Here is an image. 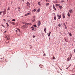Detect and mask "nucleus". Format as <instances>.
I'll return each mask as SVG.
<instances>
[{"label": "nucleus", "instance_id": "nucleus-1", "mask_svg": "<svg viewBox=\"0 0 75 75\" xmlns=\"http://www.w3.org/2000/svg\"><path fill=\"white\" fill-rule=\"evenodd\" d=\"M26 25V24H25L24 25H23L22 26V27L23 28H27V26Z\"/></svg>", "mask_w": 75, "mask_h": 75}, {"label": "nucleus", "instance_id": "nucleus-2", "mask_svg": "<svg viewBox=\"0 0 75 75\" xmlns=\"http://www.w3.org/2000/svg\"><path fill=\"white\" fill-rule=\"evenodd\" d=\"M57 16L58 17V19H60L61 18V14H57Z\"/></svg>", "mask_w": 75, "mask_h": 75}, {"label": "nucleus", "instance_id": "nucleus-3", "mask_svg": "<svg viewBox=\"0 0 75 75\" xmlns=\"http://www.w3.org/2000/svg\"><path fill=\"white\" fill-rule=\"evenodd\" d=\"M26 4L27 6L30 7V3L28 2H27L26 3Z\"/></svg>", "mask_w": 75, "mask_h": 75}, {"label": "nucleus", "instance_id": "nucleus-4", "mask_svg": "<svg viewBox=\"0 0 75 75\" xmlns=\"http://www.w3.org/2000/svg\"><path fill=\"white\" fill-rule=\"evenodd\" d=\"M6 38H7V40H9V39H10V38L9 37V36L8 35H7L6 36Z\"/></svg>", "mask_w": 75, "mask_h": 75}, {"label": "nucleus", "instance_id": "nucleus-5", "mask_svg": "<svg viewBox=\"0 0 75 75\" xmlns=\"http://www.w3.org/2000/svg\"><path fill=\"white\" fill-rule=\"evenodd\" d=\"M71 59V57H69L67 59V60H68V61H69L70 59Z\"/></svg>", "mask_w": 75, "mask_h": 75}, {"label": "nucleus", "instance_id": "nucleus-6", "mask_svg": "<svg viewBox=\"0 0 75 75\" xmlns=\"http://www.w3.org/2000/svg\"><path fill=\"white\" fill-rule=\"evenodd\" d=\"M53 9H54V10H55V11H57V9H56V8H55V6H54V5H53Z\"/></svg>", "mask_w": 75, "mask_h": 75}, {"label": "nucleus", "instance_id": "nucleus-7", "mask_svg": "<svg viewBox=\"0 0 75 75\" xmlns=\"http://www.w3.org/2000/svg\"><path fill=\"white\" fill-rule=\"evenodd\" d=\"M40 8H39L38 9V10L37 11V13H39V12L40 11Z\"/></svg>", "mask_w": 75, "mask_h": 75}, {"label": "nucleus", "instance_id": "nucleus-8", "mask_svg": "<svg viewBox=\"0 0 75 75\" xmlns=\"http://www.w3.org/2000/svg\"><path fill=\"white\" fill-rule=\"evenodd\" d=\"M11 24L13 25H16V23H15V22H11Z\"/></svg>", "mask_w": 75, "mask_h": 75}, {"label": "nucleus", "instance_id": "nucleus-9", "mask_svg": "<svg viewBox=\"0 0 75 75\" xmlns=\"http://www.w3.org/2000/svg\"><path fill=\"white\" fill-rule=\"evenodd\" d=\"M69 12L71 14V13H72V10H70L69 11Z\"/></svg>", "mask_w": 75, "mask_h": 75}, {"label": "nucleus", "instance_id": "nucleus-10", "mask_svg": "<svg viewBox=\"0 0 75 75\" xmlns=\"http://www.w3.org/2000/svg\"><path fill=\"white\" fill-rule=\"evenodd\" d=\"M40 24L41 23H40V21H39L38 23V26H40Z\"/></svg>", "mask_w": 75, "mask_h": 75}, {"label": "nucleus", "instance_id": "nucleus-11", "mask_svg": "<svg viewBox=\"0 0 75 75\" xmlns=\"http://www.w3.org/2000/svg\"><path fill=\"white\" fill-rule=\"evenodd\" d=\"M56 7H57L58 6H60V4H56Z\"/></svg>", "mask_w": 75, "mask_h": 75}, {"label": "nucleus", "instance_id": "nucleus-12", "mask_svg": "<svg viewBox=\"0 0 75 75\" xmlns=\"http://www.w3.org/2000/svg\"><path fill=\"white\" fill-rule=\"evenodd\" d=\"M62 17H63V18H65V16L64 15V13H63Z\"/></svg>", "mask_w": 75, "mask_h": 75}, {"label": "nucleus", "instance_id": "nucleus-13", "mask_svg": "<svg viewBox=\"0 0 75 75\" xmlns=\"http://www.w3.org/2000/svg\"><path fill=\"white\" fill-rule=\"evenodd\" d=\"M26 25H31V24L30 23H26Z\"/></svg>", "mask_w": 75, "mask_h": 75}, {"label": "nucleus", "instance_id": "nucleus-14", "mask_svg": "<svg viewBox=\"0 0 75 75\" xmlns=\"http://www.w3.org/2000/svg\"><path fill=\"white\" fill-rule=\"evenodd\" d=\"M6 11H4L3 12V14H6Z\"/></svg>", "mask_w": 75, "mask_h": 75}, {"label": "nucleus", "instance_id": "nucleus-15", "mask_svg": "<svg viewBox=\"0 0 75 75\" xmlns=\"http://www.w3.org/2000/svg\"><path fill=\"white\" fill-rule=\"evenodd\" d=\"M50 4H49V3H47L46 4V6H49Z\"/></svg>", "mask_w": 75, "mask_h": 75}, {"label": "nucleus", "instance_id": "nucleus-16", "mask_svg": "<svg viewBox=\"0 0 75 75\" xmlns=\"http://www.w3.org/2000/svg\"><path fill=\"white\" fill-rule=\"evenodd\" d=\"M51 32H50L49 33V35H48V36L50 37V35L51 34Z\"/></svg>", "mask_w": 75, "mask_h": 75}, {"label": "nucleus", "instance_id": "nucleus-17", "mask_svg": "<svg viewBox=\"0 0 75 75\" xmlns=\"http://www.w3.org/2000/svg\"><path fill=\"white\" fill-rule=\"evenodd\" d=\"M59 7L61 9H62V6H59Z\"/></svg>", "mask_w": 75, "mask_h": 75}, {"label": "nucleus", "instance_id": "nucleus-18", "mask_svg": "<svg viewBox=\"0 0 75 75\" xmlns=\"http://www.w3.org/2000/svg\"><path fill=\"white\" fill-rule=\"evenodd\" d=\"M58 25L59 26V27H61V24H60V23H59L58 24Z\"/></svg>", "mask_w": 75, "mask_h": 75}, {"label": "nucleus", "instance_id": "nucleus-19", "mask_svg": "<svg viewBox=\"0 0 75 75\" xmlns=\"http://www.w3.org/2000/svg\"><path fill=\"white\" fill-rule=\"evenodd\" d=\"M32 21L33 22H34L35 21V19H32Z\"/></svg>", "mask_w": 75, "mask_h": 75}, {"label": "nucleus", "instance_id": "nucleus-20", "mask_svg": "<svg viewBox=\"0 0 75 75\" xmlns=\"http://www.w3.org/2000/svg\"><path fill=\"white\" fill-rule=\"evenodd\" d=\"M68 16L69 17H70V14H69V13H68Z\"/></svg>", "mask_w": 75, "mask_h": 75}, {"label": "nucleus", "instance_id": "nucleus-21", "mask_svg": "<svg viewBox=\"0 0 75 75\" xmlns=\"http://www.w3.org/2000/svg\"><path fill=\"white\" fill-rule=\"evenodd\" d=\"M54 20H57V18H56V17L55 16L54 17Z\"/></svg>", "mask_w": 75, "mask_h": 75}, {"label": "nucleus", "instance_id": "nucleus-22", "mask_svg": "<svg viewBox=\"0 0 75 75\" xmlns=\"http://www.w3.org/2000/svg\"><path fill=\"white\" fill-rule=\"evenodd\" d=\"M36 11V10L35 9H34L33 10V12H35Z\"/></svg>", "mask_w": 75, "mask_h": 75}, {"label": "nucleus", "instance_id": "nucleus-23", "mask_svg": "<svg viewBox=\"0 0 75 75\" xmlns=\"http://www.w3.org/2000/svg\"><path fill=\"white\" fill-rule=\"evenodd\" d=\"M39 66L40 68H41V67H42V66L41 64H40Z\"/></svg>", "mask_w": 75, "mask_h": 75}, {"label": "nucleus", "instance_id": "nucleus-24", "mask_svg": "<svg viewBox=\"0 0 75 75\" xmlns=\"http://www.w3.org/2000/svg\"><path fill=\"white\" fill-rule=\"evenodd\" d=\"M65 27V29H67V25H65L64 26Z\"/></svg>", "mask_w": 75, "mask_h": 75}, {"label": "nucleus", "instance_id": "nucleus-25", "mask_svg": "<svg viewBox=\"0 0 75 75\" xmlns=\"http://www.w3.org/2000/svg\"><path fill=\"white\" fill-rule=\"evenodd\" d=\"M65 41L66 42H68V40H67V39H65Z\"/></svg>", "mask_w": 75, "mask_h": 75}, {"label": "nucleus", "instance_id": "nucleus-26", "mask_svg": "<svg viewBox=\"0 0 75 75\" xmlns=\"http://www.w3.org/2000/svg\"><path fill=\"white\" fill-rule=\"evenodd\" d=\"M1 13H3V11H1L0 12V14L1 15Z\"/></svg>", "mask_w": 75, "mask_h": 75}, {"label": "nucleus", "instance_id": "nucleus-27", "mask_svg": "<svg viewBox=\"0 0 75 75\" xmlns=\"http://www.w3.org/2000/svg\"><path fill=\"white\" fill-rule=\"evenodd\" d=\"M61 3H64V0H62L61 1Z\"/></svg>", "mask_w": 75, "mask_h": 75}, {"label": "nucleus", "instance_id": "nucleus-28", "mask_svg": "<svg viewBox=\"0 0 75 75\" xmlns=\"http://www.w3.org/2000/svg\"><path fill=\"white\" fill-rule=\"evenodd\" d=\"M44 31H47V30L46 29V28H45Z\"/></svg>", "mask_w": 75, "mask_h": 75}, {"label": "nucleus", "instance_id": "nucleus-29", "mask_svg": "<svg viewBox=\"0 0 75 75\" xmlns=\"http://www.w3.org/2000/svg\"><path fill=\"white\" fill-rule=\"evenodd\" d=\"M53 59H56L55 57H54V56H53Z\"/></svg>", "mask_w": 75, "mask_h": 75}, {"label": "nucleus", "instance_id": "nucleus-30", "mask_svg": "<svg viewBox=\"0 0 75 75\" xmlns=\"http://www.w3.org/2000/svg\"><path fill=\"white\" fill-rule=\"evenodd\" d=\"M7 27H9V25H8V24H7Z\"/></svg>", "mask_w": 75, "mask_h": 75}, {"label": "nucleus", "instance_id": "nucleus-31", "mask_svg": "<svg viewBox=\"0 0 75 75\" xmlns=\"http://www.w3.org/2000/svg\"><path fill=\"white\" fill-rule=\"evenodd\" d=\"M34 27H37V26H36V25H33Z\"/></svg>", "mask_w": 75, "mask_h": 75}, {"label": "nucleus", "instance_id": "nucleus-32", "mask_svg": "<svg viewBox=\"0 0 75 75\" xmlns=\"http://www.w3.org/2000/svg\"><path fill=\"white\" fill-rule=\"evenodd\" d=\"M69 35H70V36H72V35L71 33H69Z\"/></svg>", "mask_w": 75, "mask_h": 75}, {"label": "nucleus", "instance_id": "nucleus-33", "mask_svg": "<svg viewBox=\"0 0 75 75\" xmlns=\"http://www.w3.org/2000/svg\"><path fill=\"white\" fill-rule=\"evenodd\" d=\"M7 21L8 22H9V21H10V20H7Z\"/></svg>", "mask_w": 75, "mask_h": 75}, {"label": "nucleus", "instance_id": "nucleus-34", "mask_svg": "<svg viewBox=\"0 0 75 75\" xmlns=\"http://www.w3.org/2000/svg\"><path fill=\"white\" fill-rule=\"evenodd\" d=\"M7 10H10V7H8L7 9Z\"/></svg>", "mask_w": 75, "mask_h": 75}, {"label": "nucleus", "instance_id": "nucleus-35", "mask_svg": "<svg viewBox=\"0 0 75 75\" xmlns=\"http://www.w3.org/2000/svg\"><path fill=\"white\" fill-rule=\"evenodd\" d=\"M28 14V15H30V13H28L27 14Z\"/></svg>", "mask_w": 75, "mask_h": 75}, {"label": "nucleus", "instance_id": "nucleus-36", "mask_svg": "<svg viewBox=\"0 0 75 75\" xmlns=\"http://www.w3.org/2000/svg\"><path fill=\"white\" fill-rule=\"evenodd\" d=\"M63 25H64V26H65V25H66L65 24V23H64L63 24Z\"/></svg>", "mask_w": 75, "mask_h": 75}, {"label": "nucleus", "instance_id": "nucleus-37", "mask_svg": "<svg viewBox=\"0 0 75 75\" xmlns=\"http://www.w3.org/2000/svg\"><path fill=\"white\" fill-rule=\"evenodd\" d=\"M15 19H13L12 20V21H15Z\"/></svg>", "mask_w": 75, "mask_h": 75}, {"label": "nucleus", "instance_id": "nucleus-38", "mask_svg": "<svg viewBox=\"0 0 75 75\" xmlns=\"http://www.w3.org/2000/svg\"><path fill=\"white\" fill-rule=\"evenodd\" d=\"M17 29L18 30V31H20V29L18 28H17Z\"/></svg>", "mask_w": 75, "mask_h": 75}, {"label": "nucleus", "instance_id": "nucleus-39", "mask_svg": "<svg viewBox=\"0 0 75 75\" xmlns=\"http://www.w3.org/2000/svg\"><path fill=\"white\" fill-rule=\"evenodd\" d=\"M38 4H40V2H38Z\"/></svg>", "mask_w": 75, "mask_h": 75}, {"label": "nucleus", "instance_id": "nucleus-40", "mask_svg": "<svg viewBox=\"0 0 75 75\" xmlns=\"http://www.w3.org/2000/svg\"><path fill=\"white\" fill-rule=\"evenodd\" d=\"M42 35H43V36H44V33H42Z\"/></svg>", "mask_w": 75, "mask_h": 75}, {"label": "nucleus", "instance_id": "nucleus-41", "mask_svg": "<svg viewBox=\"0 0 75 75\" xmlns=\"http://www.w3.org/2000/svg\"><path fill=\"white\" fill-rule=\"evenodd\" d=\"M1 26H2V27H4V28L5 27H4V25H1Z\"/></svg>", "mask_w": 75, "mask_h": 75}, {"label": "nucleus", "instance_id": "nucleus-42", "mask_svg": "<svg viewBox=\"0 0 75 75\" xmlns=\"http://www.w3.org/2000/svg\"><path fill=\"white\" fill-rule=\"evenodd\" d=\"M25 16H28V14H26L25 15Z\"/></svg>", "mask_w": 75, "mask_h": 75}, {"label": "nucleus", "instance_id": "nucleus-43", "mask_svg": "<svg viewBox=\"0 0 75 75\" xmlns=\"http://www.w3.org/2000/svg\"><path fill=\"white\" fill-rule=\"evenodd\" d=\"M31 28L34 29V27H31Z\"/></svg>", "mask_w": 75, "mask_h": 75}, {"label": "nucleus", "instance_id": "nucleus-44", "mask_svg": "<svg viewBox=\"0 0 75 75\" xmlns=\"http://www.w3.org/2000/svg\"><path fill=\"white\" fill-rule=\"evenodd\" d=\"M71 65L70 64L69 66L68 67V68H69V67H70L71 66Z\"/></svg>", "mask_w": 75, "mask_h": 75}, {"label": "nucleus", "instance_id": "nucleus-45", "mask_svg": "<svg viewBox=\"0 0 75 75\" xmlns=\"http://www.w3.org/2000/svg\"><path fill=\"white\" fill-rule=\"evenodd\" d=\"M35 36H33V38H35Z\"/></svg>", "mask_w": 75, "mask_h": 75}, {"label": "nucleus", "instance_id": "nucleus-46", "mask_svg": "<svg viewBox=\"0 0 75 75\" xmlns=\"http://www.w3.org/2000/svg\"><path fill=\"white\" fill-rule=\"evenodd\" d=\"M46 3H47V2L48 1V0H46Z\"/></svg>", "mask_w": 75, "mask_h": 75}, {"label": "nucleus", "instance_id": "nucleus-47", "mask_svg": "<svg viewBox=\"0 0 75 75\" xmlns=\"http://www.w3.org/2000/svg\"><path fill=\"white\" fill-rule=\"evenodd\" d=\"M45 33H47V31H45Z\"/></svg>", "mask_w": 75, "mask_h": 75}, {"label": "nucleus", "instance_id": "nucleus-48", "mask_svg": "<svg viewBox=\"0 0 75 75\" xmlns=\"http://www.w3.org/2000/svg\"><path fill=\"white\" fill-rule=\"evenodd\" d=\"M66 24H67V22H66Z\"/></svg>", "mask_w": 75, "mask_h": 75}, {"label": "nucleus", "instance_id": "nucleus-49", "mask_svg": "<svg viewBox=\"0 0 75 75\" xmlns=\"http://www.w3.org/2000/svg\"><path fill=\"white\" fill-rule=\"evenodd\" d=\"M69 68H68V67L66 69H68Z\"/></svg>", "mask_w": 75, "mask_h": 75}, {"label": "nucleus", "instance_id": "nucleus-50", "mask_svg": "<svg viewBox=\"0 0 75 75\" xmlns=\"http://www.w3.org/2000/svg\"><path fill=\"white\" fill-rule=\"evenodd\" d=\"M3 20H4V21H5V19H4Z\"/></svg>", "mask_w": 75, "mask_h": 75}, {"label": "nucleus", "instance_id": "nucleus-51", "mask_svg": "<svg viewBox=\"0 0 75 75\" xmlns=\"http://www.w3.org/2000/svg\"><path fill=\"white\" fill-rule=\"evenodd\" d=\"M6 33V31H5L4 32V33Z\"/></svg>", "mask_w": 75, "mask_h": 75}, {"label": "nucleus", "instance_id": "nucleus-52", "mask_svg": "<svg viewBox=\"0 0 75 75\" xmlns=\"http://www.w3.org/2000/svg\"><path fill=\"white\" fill-rule=\"evenodd\" d=\"M24 2V0H22Z\"/></svg>", "mask_w": 75, "mask_h": 75}, {"label": "nucleus", "instance_id": "nucleus-53", "mask_svg": "<svg viewBox=\"0 0 75 75\" xmlns=\"http://www.w3.org/2000/svg\"><path fill=\"white\" fill-rule=\"evenodd\" d=\"M74 52H75V49L74 50Z\"/></svg>", "mask_w": 75, "mask_h": 75}, {"label": "nucleus", "instance_id": "nucleus-54", "mask_svg": "<svg viewBox=\"0 0 75 75\" xmlns=\"http://www.w3.org/2000/svg\"><path fill=\"white\" fill-rule=\"evenodd\" d=\"M16 33H17V30H16Z\"/></svg>", "mask_w": 75, "mask_h": 75}, {"label": "nucleus", "instance_id": "nucleus-55", "mask_svg": "<svg viewBox=\"0 0 75 75\" xmlns=\"http://www.w3.org/2000/svg\"><path fill=\"white\" fill-rule=\"evenodd\" d=\"M6 24H8V23H6Z\"/></svg>", "mask_w": 75, "mask_h": 75}, {"label": "nucleus", "instance_id": "nucleus-56", "mask_svg": "<svg viewBox=\"0 0 75 75\" xmlns=\"http://www.w3.org/2000/svg\"><path fill=\"white\" fill-rule=\"evenodd\" d=\"M32 30H34V29H32Z\"/></svg>", "mask_w": 75, "mask_h": 75}, {"label": "nucleus", "instance_id": "nucleus-57", "mask_svg": "<svg viewBox=\"0 0 75 75\" xmlns=\"http://www.w3.org/2000/svg\"><path fill=\"white\" fill-rule=\"evenodd\" d=\"M72 75H75L74 74H72Z\"/></svg>", "mask_w": 75, "mask_h": 75}, {"label": "nucleus", "instance_id": "nucleus-58", "mask_svg": "<svg viewBox=\"0 0 75 75\" xmlns=\"http://www.w3.org/2000/svg\"><path fill=\"white\" fill-rule=\"evenodd\" d=\"M56 1V2H55V3H57V1Z\"/></svg>", "mask_w": 75, "mask_h": 75}, {"label": "nucleus", "instance_id": "nucleus-59", "mask_svg": "<svg viewBox=\"0 0 75 75\" xmlns=\"http://www.w3.org/2000/svg\"><path fill=\"white\" fill-rule=\"evenodd\" d=\"M8 42H9V41H8Z\"/></svg>", "mask_w": 75, "mask_h": 75}, {"label": "nucleus", "instance_id": "nucleus-60", "mask_svg": "<svg viewBox=\"0 0 75 75\" xmlns=\"http://www.w3.org/2000/svg\"><path fill=\"white\" fill-rule=\"evenodd\" d=\"M70 55H72V54H70Z\"/></svg>", "mask_w": 75, "mask_h": 75}, {"label": "nucleus", "instance_id": "nucleus-61", "mask_svg": "<svg viewBox=\"0 0 75 75\" xmlns=\"http://www.w3.org/2000/svg\"><path fill=\"white\" fill-rule=\"evenodd\" d=\"M20 10V8H19V10Z\"/></svg>", "mask_w": 75, "mask_h": 75}, {"label": "nucleus", "instance_id": "nucleus-62", "mask_svg": "<svg viewBox=\"0 0 75 75\" xmlns=\"http://www.w3.org/2000/svg\"><path fill=\"white\" fill-rule=\"evenodd\" d=\"M4 23H5V22L4 21Z\"/></svg>", "mask_w": 75, "mask_h": 75}, {"label": "nucleus", "instance_id": "nucleus-63", "mask_svg": "<svg viewBox=\"0 0 75 75\" xmlns=\"http://www.w3.org/2000/svg\"><path fill=\"white\" fill-rule=\"evenodd\" d=\"M42 71H43V69H42Z\"/></svg>", "mask_w": 75, "mask_h": 75}, {"label": "nucleus", "instance_id": "nucleus-64", "mask_svg": "<svg viewBox=\"0 0 75 75\" xmlns=\"http://www.w3.org/2000/svg\"><path fill=\"white\" fill-rule=\"evenodd\" d=\"M61 69V70H62V69Z\"/></svg>", "mask_w": 75, "mask_h": 75}]
</instances>
